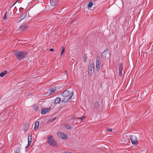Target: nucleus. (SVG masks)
Here are the masks:
<instances>
[{
  "label": "nucleus",
  "mask_w": 153,
  "mask_h": 153,
  "mask_svg": "<svg viewBox=\"0 0 153 153\" xmlns=\"http://www.w3.org/2000/svg\"><path fill=\"white\" fill-rule=\"evenodd\" d=\"M107 129H108V131H109V132H111L112 131V129L111 128H108Z\"/></svg>",
  "instance_id": "obj_32"
},
{
  "label": "nucleus",
  "mask_w": 153,
  "mask_h": 153,
  "mask_svg": "<svg viewBox=\"0 0 153 153\" xmlns=\"http://www.w3.org/2000/svg\"><path fill=\"white\" fill-rule=\"evenodd\" d=\"M20 148L18 147L17 148L16 150L15 153H21L20 151Z\"/></svg>",
  "instance_id": "obj_25"
},
{
  "label": "nucleus",
  "mask_w": 153,
  "mask_h": 153,
  "mask_svg": "<svg viewBox=\"0 0 153 153\" xmlns=\"http://www.w3.org/2000/svg\"><path fill=\"white\" fill-rule=\"evenodd\" d=\"M50 91L51 92H50V94H53V93L55 91V90L52 88H51L50 89Z\"/></svg>",
  "instance_id": "obj_23"
},
{
  "label": "nucleus",
  "mask_w": 153,
  "mask_h": 153,
  "mask_svg": "<svg viewBox=\"0 0 153 153\" xmlns=\"http://www.w3.org/2000/svg\"><path fill=\"white\" fill-rule=\"evenodd\" d=\"M7 12H6V13L5 14L4 17H3V19L4 20H6L7 19V17H6V13H7Z\"/></svg>",
  "instance_id": "obj_31"
},
{
  "label": "nucleus",
  "mask_w": 153,
  "mask_h": 153,
  "mask_svg": "<svg viewBox=\"0 0 153 153\" xmlns=\"http://www.w3.org/2000/svg\"><path fill=\"white\" fill-rule=\"evenodd\" d=\"M32 141V137L31 134L30 133L28 134V144L27 146L25 147V149H27L31 144V142Z\"/></svg>",
  "instance_id": "obj_8"
},
{
  "label": "nucleus",
  "mask_w": 153,
  "mask_h": 153,
  "mask_svg": "<svg viewBox=\"0 0 153 153\" xmlns=\"http://www.w3.org/2000/svg\"><path fill=\"white\" fill-rule=\"evenodd\" d=\"M61 102V99L60 98L57 97L54 100V103L56 105L59 104Z\"/></svg>",
  "instance_id": "obj_15"
},
{
  "label": "nucleus",
  "mask_w": 153,
  "mask_h": 153,
  "mask_svg": "<svg viewBox=\"0 0 153 153\" xmlns=\"http://www.w3.org/2000/svg\"><path fill=\"white\" fill-rule=\"evenodd\" d=\"M27 15V13H25L23 14L22 16H21L19 19H20V20H19V22H20L21 21H22V20L24 19L25 18H26V17Z\"/></svg>",
  "instance_id": "obj_17"
},
{
  "label": "nucleus",
  "mask_w": 153,
  "mask_h": 153,
  "mask_svg": "<svg viewBox=\"0 0 153 153\" xmlns=\"http://www.w3.org/2000/svg\"><path fill=\"white\" fill-rule=\"evenodd\" d=\"M85 116H82L80 117H76V118L77 119H80L82 121L84 118H85Z\"/></svg>",
  "instance_id": "obj_28"
},
{
  "label": "nucleus",
  "mask_w": 153,
  "mask_h": 153,
  "mask_svg": "<svg viewBox=\"0 0 153 153\" xmlns=\"http://www.w3.org/2000/svg\"><path fill=\"white\" fill-rule=\"evenodd\" d=\"M46 108H42L41 111V113L42 114H44L46 113L47 111H46Z\"/></svg>",
  "instance_id": "obj_21"
},
{
  "label": "nucleus",
  "mask_w": 153,
  "mask_h": 153,
  "mask_svg": "<svg viewBox=\"0 0 153 153\" xmlns=\"http://www.w3.org/2000/svg\"><path fill=\"white\" fill-rule=\"evenodd\" d=\"M108 48H106L105 51L101 53V57L104 59L106 58V54L108 53Z\"/></svg>",
  "instance_id": "obj_12"
},
{
  "label": "nucleus",
  "mask_w": 153,
  "mask_h": 153,
  "mask_svg": "<svg viewBox=\"0 0 153 153\" xmlns=\"http://www.w3.org/2000/svg\"><path fill=\"white\" fill-rule=\"evenodd\" d=\"M65 127L67 129H71L72 128L71 126L69 125H66Z\"/></svg>",
  "instance_id": "obj_26"
},
{
  "label": "nucleus",
  "mask_w": 153,
  "mask_h": 153,
  "mask_svg": "<svg viewBox=\"0 0 153 153\" xmlns=\"http://www.w3.org/2000/svg\"><path fill=\"white\" fill-rule=\"evenodd\" d=\"M50 2L52 6H55L57 4L58 1V0H50Z\"/></svg>",
  "instance_id": "obj_14"
},
{
  "label": "nucleus",
  "mask_w": 153,
  "mask_h": 153,
  "mask_svg": "<svg viewBox=\"0 0 153 153\" xmlns=\"http://www.w3.org/2000/svg\"><path fill=\"white\" fill-rule=\"evenodd\" d=\"M101 61L100 57V56H98L97 58V60L96 64V68L97 72H98L99 70L101 65Z\"/></svg>",
  "instance_id": "obj_3"
},
{
  "label": "nucleus",
  "mask_w": 153,
  "mask_h": 153,
  "mask_svg": "<svg viewBox=\"0 0 153 153\" xmlns=\"http://www.w3.org/2000/svg\"><path fill=\"white\" fill-rule=\"evenodd\" d=\"M93 3L91 1H90L88 5V8H90L93 5Z\"/></svg>",
  "instance_id": "obj_22"
},
{
  "label": "nucleus",
  "mask_w": 153,
  "mask_h": 153,
  "mask_svg": "<svg viewBox=\"0 0 153 153\" xmlns=\"http://www.w3.org/2000/svg\"><path fill=\"white\" fill-rule=\"evenodd\" d=\"M94 65L93 63L90 64L89 68L88 69V74L89 75L91 76L94 73Z\"/></svg>",
  "instance_id": "obj_5"
},
{
  "label": "nucleus",
  "mask_w": 153,
  "mask_h": 153,
  "mask_svg": "<svg viewBox=\"0 0 153 153\" xmlns=\"http://www.w3.org/2000/svg\"><path fill=\"white\" fill-rule=\"evenodd\" d=\"M28 26L26 25H21L19 29V31H22L27 29Z\"/></svg>",
  "instance_id": "obj_11"
},
{
  "label": "nucleus",
  "mask_w": 153,
  "mask_h": 153,
  "mask_svg": "<svg viewBox=\"0 0 153 153\" xmlns=\"http://www.w3.org/2000/svg\"><path fill=\"white\" fill-rule=\"evenodd\" d=\"M55 119V117L53 119H51L50 120L48 121V122H52L53 120H54Z\"/></svg>",
  "instance_id": "obj_30"
},
{
  "label": "nucleus",
  "mask_w": 153,
  "mask_h": 153,
  "mask_svg": "<svg viewBox=\"0 0 153 153\" xmlns=\"http://www.w3.org/2000/svg\"><path fill=\"white\" fill-rule=\"evenodd\" d=\"M123 70V65L122 63L120 64L119 66V75L120 76L122 75V71Z\"/></svg>",
  "instance_id": "obj_13"
},
{
  "label": "nucleus",
  "mask_w": 153,
  "mask_h": 153,
  "mask_svg": "<svg viewBox=\"0 0 153 153\" xmlns=\"http://www.w3.org/2000/svg\"><path fill=\"white\" fill-rule=\"evenodd\" d=\"M33 108L35 111H37L39 109V106L35 104L33 105Z\"/></svg>",
  "instance_id": "obj_20"
},
{
  "label": "nucleus",
  "mask_w": 153,
  "mask_h": 153,
  "mask_svg": "<svg viewBox=\"0 0 153 153\" xmlns=\"http://www.w3.org/2000/svg\"><path fill=\"white\" fill-rule=\"evenodd\" d=\"M70 97L68 98V99H66L64 98L62 99V102H67L69 100H71L72 99V97L74 95V91H71L69 94Z\"/></svg>",
  "instance_id": "obj_7"
},
{
  "label": "nucleus",
  "mask_w": 153,
  "mask_h": 153,
  "mask_svg": "<svg viewBox=\"0 0 153 153\" xmlns=\"http://www.w3.org/2000/svg\"><path fill=\"white\" fill-rule=\"evenodd\" d=\"M39 125V122L37 121L35 123V127L34 129L35 131H36L38 130Z\"/></svg>",
  "instance_id": "obj_18"
},
{
  "label": "nucleus",
  "mask_w": 153,
  "mask_h": 153,
  "mask_svg": "<svg viewBox=\"0 0 153 153\" xmlns=\"http://www.w3.org/2000/svg\"><path fill=\"white\" fill-rule=\"evenodd\" d=\"M48 143L49 145L53 146H58L56 141L53 139V137L51 135L48 136Z\"/></svg>",
  "instance_id": "obj_2"
},
{
  "label": "nucleus",
  "mask_w": 153,
  "mask_h": 153,
  "mask_svg": "<svg viewBox=\"0 0 153 153\" xmlns=\"http://www.w3.org/2000/svg\"><path fill=\"white\" fill-rule=\"evenodd\" d=\"M84 61L85 62H86L87 61V56L86 55H85L83 56Z\"/></svg>",
  "instance_id": "obj_27"
},
{
  "label": "nucleus",
  "mask_w": 153,
  "mask_h": 153,
  "mask_svg": "<svg viewBox=\"0 0 153 153\" xmlns=\"http://www.w3.org/2000/svg\"><path fill=\"white\" fill-rule=\"evenodd\" d=\"M49 51H54V49L53 48H51L50 49Z\"/></svg>",
  "instance_id": "obj_34"
},
{
  "label": "nucleus",
  "mask_w": 153,
  "mask_h": 153,
  "mask_svg": "<svg viewBox=\"0 0 153 153\" xmlns=\"http://www.w3.org/2000/svg\"><path fill=\"white\" fill-rule=\"evenodd\" d=\"M7 72L8 71L7 70H4L1 73L0 76L1 77H4L7 73Z\"/></svg>",
  "instance_id": "obj_16"
},
{
  "label": "nucleus",
  "mask_w": 153,
  "mask_h": 153,
  "mask_svg": "<svg viewBox=\"0 0 153 153\" xmlns=\"http://www.w3.org/2000/svg\"><path fill=\"white\" fill-rule=\"evenodd\" d=\"M18 0L16 1L12 6L11 7H13L16 3L18 2Z\"/></svg>",
  "instance_id": "obj_35"
},
{
  "label": "nucleus",
  "mask_w": 153,
  "mask_h": 153,
  "mask_svg": "<svg viewBox=\"0 0 153 153\" xmlns=\"http://www.w3.org/2000/svg\"><path fill=\"white\" fill-rule=\"evenodd\" d=\"M130 139V140L131 143L133 145H137L138 143L137 138L135 136H132L131 137Z\"/></svg>",
  "instance_id": "obj_4"
},
{
  "label": "nucleus",
  "mask_w": 153,
  "mask_h": 153,
  "mask_svg": "<svg viewBox=\"0 0 153 153\" xmlns=\"http://www.w3.org/2000/svg\"><path fill=\"white\" fill-rule=\"evenodd\" d=\"M99 105V102L98 101H96L94 103V106L95 108L96 109L98 108Z\"/></svg>",
  "instance_id": "obj_19"
},
{
  "label": "nucleus",
  "mask_w": 153,
  "mask_h": 153,
  "mask_svg": "<svg viewBox=\"0 0 153 153\" xmlns=\"http://www.w3.org/2000/svg\"><path fill=\"white\" fill-rule=\"evenodd\" d=\"M13 53L18 60L20 61L25 57V56L29 53V52L17 50L14 51Z\"/></svg>",
  "instance_id": "obj_1"
},
{
  "label": "nucleus",
  "mask_w": 153,
  "mask_h": 153,
  "mask_svg": "<svg viewBox=\"0 0 153 153\" xmlns=\"http://www.w3.org/2000/svg\"><path fill=\"white\" fill-rule=\"evenodd\" d=\"M51 109V107L49 108H46V111H47V112L48 111H50Z\"/></svg>",
  "instance_id": "obj_33"
},
{
  "label": "nucleus",
  "mask_w": 153,
  "mask_h": 153,
  "mask_svg": "<svg viewBox=\"0 0 153 153\" xmlns=\"http://www.w3.org/2000/svg\"><path fill=\"white\" fill-rule=\"evenodd\" d=\"M32 141V137L31 134L30 133L28 134V144L27 146L25 147V149H27L31 144V142Z\"/></svg>",
  "instance_id": "obj_9"
},
{
  "label": "nucleus",
  "mask_w": 153,
  "mask_h": 153,
  "mask_svg": "<svg viewBox=\"0 0 153 153\" xmlns=\"http://www.w3.org/2000/svg\"><path fill=\"white\" fill-rule=\"evenodd\" d=\"M62 50L60 56H61L65 51V48L63 46H62Z\"/></svg>",
  "instance_id": "obj_24"
},
{
  "label": "nucleus",
  "mask_w": 153,
  "mask_h": 153,
  "mask_svg": "<svg viewBox=\"0 0 153 153\" xmlns=\"http://www.w3.org/2000/svg\"><path fill=\"white\" fill-rule=\"evenodd\" d=\"M76 119H77L76 118V117L74 116L73 117H71V118L70 120H76Z\"/></svg>",
  "instance_id": "obj_29"
},
{
  "label": "nucleus",
  "mask_w": 153,
  "mask_h": 153,
  "mask_svg": "<svg viewBox=\"0 0 153 153\" xmlns=\"http://www.w3.org/2000/svg\"><path fill=\"white\" fill-rule=\"evenodd\" d=\"M61 94L62 96L66 99V98L68 97L69 95V91L68 90H65V91L61 92Z\"/></svg>",
  "instance_id": "obj_6"
},
{
  "label": "nucleus",
  "mask_w": 153,
  "mask_h": 153,
  "mask_svg": "<svg viewBox=\"0 0 153 153\" xmlns=\"http://www.w3.org/2000/svg\"><path fill=\"white\" fill-rule=\"evenodd\" d=\"M57 134L59 137L63 139H66L67 137L66 135L60 131L58 132Z\"/></svg>",
  "instance_id": "obj_10"
}]
</instances>
